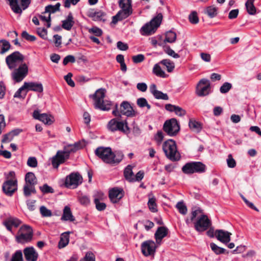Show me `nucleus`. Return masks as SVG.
Here are the masks:
<instances>
[{
	"label": "nucleus",
	"instance_id": "obj_1",
	"mask_svg": "<svg viewBox=\"0 0 261 261\" xmlns=\"http://www.w3.org/2000/svg\"><path fill=\"white\" fill-rule=\"evenodd\" d=\"M95 154L107 164L119 163L123 158L121 151L114 153L110 147H99L95 150Z\"/></svg>",
	"mask_w": 261,
	"mask_h": 261
},
{
	"label": "nucleus",
	"instance_id": "obj_2",
	"mask_svg": "<svg viewBox=\"0 0 261 261\" xmlns=\"http://www.w3.org/2000/svg\"><path fill=\"white\" fill-rule=\"evenodd\" d=\"M106 95V90L103 88H100L97 90L95 93L90 95V97L94 101L95 108L102 111H109L111 109V102L108 100H104Z\"/></svg>",
	"mask_w": 261,
	"mask_h": 261
},
{
	"label": "nucleus",
	"instance_id": "obj_3",
	"mask_svg": "<svg viewBox=\"0 0 261 261\" xmlns=\"http://www.w3.org/2000/svg\"><path fill=\"white\" fill-rule=\"evenodd\" d=\"M163 150L166 156L171 161H178L180 159V155L174 140L168 139L165 141L163 144Z\"/></svg>",
	"mask_w": 261,
	"mask_h": 261
},
{
	"label": "nucleus",
	"instance_id": "obj_4",
	"mask_svg": "<svg viewBox=\"0 0 261 261\" xmlns=\"http://www.w3.org/2000/svg\"><path fill=\"white\" fill-rule=\"evenodd\" d=\"M119 117L111 119L108 123V129L112 132L120 131L124 134L128 135L130 133V128L126 119L119 120Z\"/></svg>",
	"mask_w": 261,
	"mask_h": 261
},
{
	"label": "nucleus",
	"instance_id": "obj_5",
	"mask_svg": "<svg viewBox=\"0 0 261 261\" xmlns=\"http://www.w3.org/2000/svg\"><path fill=\"white\" fill-rule=\"evenodd\" d=\"M206 167L201 162H190L186 163L181 168L182 172L187 175L194 173H202L206 171Z\"/></svg>",
	"mask_w": 261,
	"mask_h": 261
},
{
	"label": "nucleus",
	"instance_id": "obj_6",
	"mask_svg": "<svg viewBox=\"0 0 261 261\" xmlns=\"http://www.w3.org/2000/svg\"><path fill=\"white\" fill-rule=\"evenodd\" d=\"M163 18L161 13L159 14L156 17L153 18L149 22L146 23L140 30L142 35H150L153 34L161 23Z\"/></svg>",
	"mask_w": 261,
	"mask_h": 261
},
{
	"label": "nucleus",
	"instance_id": "obj_7",
	"mask_svg": "<svg viewBox=\"0 0 261 261\" xmlns=\"http://www.w3.org/2000/svg\"><path fill=\"white\" fill-rule=\"evenodd\" d=\"M112 114L115 116L118 117H121V115H125L127 117H134L136 115V113L133 107L126 101H123L121 103L119 110L117 109V105H116V109L113 111Z\"/></svg>",
	"mask_w": 261,
	"mask_h": 261
},
{
	"label": "nucleus",
	"instance_id": "obj_8",
	"mask_svg": "<svg viewBox=\"0 0 261 261\" xmlns=\"http://www.w3.org/2000/svg\"><path fill=\"white\" fill-rule=\"evenodd\" d=\"M163 130L170 137L176 136L180 130V125L175 118L166 120L163 126Z\"/></svg>",
	"mask_w": 261,
	"mask_h": 261
},
{
	"label": "nucleus",
	"instance_id": "obj_9",
	"mask_svg": "<svg viewBox=\"0 0 261 261\" xmlns=\"http://www.w3.org/2000/svg\"><path fill=\"white\" fill-rule=\"evenodd\" d=\"M211 88L209 81L206 79H202L197 85L195 92L198 96H205L210 93Z\"/></svg>",
	"mask_w": 261,
	"mask_h": 261
},
{
	"label": "nucleus",
	"instance_id": "obj_10",
	"mask_svg": "<svg viewBox=\"0 0 261 261\" xmlns=\"http://www.w3.org/2000/svg\"><path fill=\"white\" fill-rule=\"evenodd\" d=\"M83 178L79 173H71L67 176L65 181V186L68 188L75 189L82 184Z\"/></svg>",
	"mask_w": 261,
	"mask_h": 261
},
{
	"label": "nucleus",
	"instance_id": "obj_11",
	"mask_svg": "<svg viewBox=\"0 0 261 261\" xmlns=\"http://www.w3.org/2000/svg\"><path fill=\"white\" fill-rule=\"evenodd\" d=\"M28 73V67L25 63L20 65L12 73V77L17 83L21 82Z\"/></svg>",
	"mask_w": 261,
	"mask_h": 261
},
{
	"label": "nucleus",
	"instance_id": "obj_12",
	"mask_svg": "<svg viewBox=\"0 0 261 261\" xmlns=\"http://www.w3.org/2000/svg\"><path fill=\"white\" fill-rule=\"evenodd\" d=\"M211 225V221L205 215L202 214L195 223V228L199 232L206 230Z\"/></svg>",
	"mask_w": 261,
	"mask_h": 261
},
{
	"label": "nucleus",
	"instance_id": "obj_13",
	"mask_svg": "<svg viewBox=\"0 0 261 261\" xmlns=\"http://www.w3.org/2000/svg\"><path fill=\"white\" fill-rule=\"evenodd\" d=\"M2 189L6 195L11 196L17 189V179H7L3 183Z\"/></svg>",
	"mask_w": 261,
	"mask_h": 261
},
{
	"label": "nucleus",
	"instance_id": "obj_14",
	"mask_svg": "<svg viewBox=\"0 0 261 261\" xmlns=\"http://www.w3.org/2000/svg\"><path fill=\"white\" fill-rule=\"evenodd\" d=\"M141 251L145 256L153 255L156 250V245L154 241L147 240L141 244Z\"/></svg>",
	"mask_w": 261,
	"mask_h": 261
},
{
	"label": "nucleus",
	"instance_id": "obj_15",
	"mask_svg": "<svg viewBox=\"0 0 261 261\" xmlns=\"http://www.w3.org/2000/svg\"><path fill=\"white\" fill-rule=\"evenodd\" d=\"M24 56L19 51H16L7 56L6 58V62L10 69H12L14 66L12 64L17 61L22 62Z\"/></svg>",
	"mask_w": 261,
	"mask_h": 261
},
{
	"label": "nucleus",
	"instance_id": "obj_16",
	"mask_svg": "<svg viewBox=\"0 0 261 261\" xmlns=\"http://www.w3.org/2000/svg\"><path fill=\"white\" fill-rule=\"evenodd\" d=\"M82 147V143L77 142L72 144H68L65 146L63 149L61 150V152L66 159H69L71 153H74Z\"/></svg>",
	"mask_w": 261,
	"mask_h": 261
},
{
	"label": "nucleus",
	"instance_id": "obj_17",
	"mask_svg": "<svg viewBox=\"0 0 261 261\" xmlns=\"http://www.w3.org/2000/svg\"><path fill=\"white\" fill-rule=\"evenodd\" d=\"M122 188H114L109 191V197L113 203H117L124 196Z\"/></svg>",
	"mask_w": 261,
	"mask_h": 261
},
{
	"label": "nucleus",
	"instance_id": "obj_18",
	"mask_svg": "<svg viewBox=\"0 0 261 261\" xmlns=\"http://www.w3.org/2000/svg\"><path fill=\"white\" fill-rule=\"evenodd\" d=\"M231 236V233L223 229H217L215 231V236L217 239L225 244L230 242Z\"/></svg>",
	"mask_w": 261,
	"mask_h": 261
},
{
	"label": "nucleus",
	"instance_id": "obj_19",
	"mask_svg": "<svg viewBox=\"0 0 261 261\" xmlns=\"http://www.w3.org/2000/svg\"><path fill=\"white\" fill-rule=\"evenodd\" d=\"M23 252L27 261L37 260L39 255L33 247H26L23 249Z\"/></svg>",
	"mask_w": 261,
	"mask_h": 261
},
{
	"label": "nucleus",
	"instance_id": "obj_20",
	"mask_svg": "<svg viewBox=\"0 0 261 261\" xmlns=\"http://www.w3.org/2000/svg\"><path fill=\"white\" fill-rule=\"evenodd\" d=\"M133 12L128 9L120 10L112 17V23L116 24L118 21H122L129 16Z\"/></svg>",
	"mask_w": 261,
	"mask_h": 261
},
{
	"label": "nucleus",
	"instance_id": "obj_21",
	"mask_svg": "<svg viewBox=\"0 0 261 261\" xmlns=\"http://www.w3.org/2000/svg\"><path fill=\"white\" fill-rule=\"evenodd\" d=\"M67 160L60 150L57 151L56 155L51 158V165L54 168L58 169L60 165L64 163Z\"/></svg>",
	"mask_w": 261,
	"mask_h": 261
},
{
	"label": "nucleus",
	"instance_id": "obj_22",
	"mask_svg": "<svg viewBox=\"0 0 261 261\" xmlns=\"http://www.w3.org/2000/svg\"><path fill=\"white\" fill-rule=\"evenodd\" d=\"M3 224L6 226L7 230L12 232V226L17 227L21 223V221L17 218L10 217L6 219L4 222Z\"/></svg>",
	"mask_w": 261,
	"mask_h": 261
},
{
	"label": "nucleus",
	"instance_id": "obj_23",
	"mask_svg": "<svg viewBox=\"0 0 261 261\" xmlns=\"http://www.w3.org/2000/svg\"><path fill=\"white\" fill-rule=\"evenodd\" d=\"M24 227L26 228L29 229V230L27 233H22L16 237V239L17 242L20 243H24L25 242H29L32 238L33 232L31 227L27 225H24Z\"/></svg>",
	"mask_w": 261,
	"mask_h": 261
},
{
	"label": "nucleus",
	"instance_id": "obj_24",
	"mask_svg": "<svg viewBox=\"0 0 261 261\" xmlns=\"http://www.w3.org/2000/svg\"><path fill=\"white\" fill-rule=\"evenodd\" d=\"M62 27L64 29L70 31L74 25L75 22L71 12H69L66 19L62 21Z\"/></svg>",
	"mask_w": 261,
	"mask_h": 261
},
{
	"label": "nucleus",
	"instance_id": "obj_25",
	"mask_svg": "<svg viewBox=\"0 0 261 261\" xmlns=\"http://www.w3.org/2000/svg\"><path fill=\"white\" fill-rule=\"evenodd\" d=\"M88 16L92 19L93 21H106V14L102 11H91L89 12Z\"/></svg>",
	"mask_w": 261,
	"mask_h": 261
},
{
	"label": "nucleus",
	"instance_id": "obj_26",
	"mask_svg": "<svg viewBox=\"0 0 261 261\" xmlns=\"http://www.w3.org/2000/svg\"><path fill=\"white\" fill-rule=\"evenodd\" d=\"M165 109L171 112H175L176 115L180 117L184 116L186 114V111L182 108L170 103L165 105Z\"/></svg>",
	"mask_w": 261,
	"mask_h": 261
},
{
	"label": "nucleus",
	"instance_id": "obj_27",
	"mask_svg": "<svg viewBox=\"0 0 261 261\" xmlns=\"http://www.w3.org/2000/svg\"><path fill=\"white\" fill-rule=\"evenodd\" d=\"M24 85L26 89L33 91L41 93L43 91V87L41 83L35 82H24Z\"/></svg>",
	"mask_w": 261,
	"mask_h": 261
},
{
	"label": "nucleus",
	"instance_id": "obj_28",
	"mask_svg": "<svg viewBox=\"0 0 261 261\" xmlns=\"http://www.w3.org/2000/svg\"><path fill=\"white\" fill-rule=\"evenodd\" d=\"M168 232V229L167 227L164 226L159 227L154 234L156 243L160 244L162 240L167 235Z\"/></svg>",
	"mask_w": 261,
	"mask_h": 261
},
{
	"label": "nucleus",
	"instance_id": "obj_29",
	"mask_svg": "<svg viewBox=\"0 0 261 261\" xmlns=\"http://www.w3.org/2000/svg\"><path fill=\"white\" fill-rule=\"evenodd\" d=\"M61 220L63 221H69L71 222H73L75 220L74 217L71 213V209L68 206H65L64 207Z\"/></svg>",
	"mask_w": 261,
	"mask_h": 261
},
{
	"label": "nucleus",
	"instance_id": "obj_30",
	"mask_svg": "<svg viewBox=\"0 0 261 261\" xmlns=\"http://www.w3.org/2000/svg\"><path fill=\"white\" fill-rule=\"evenodd\" d=\"M11 8L12 10L16 14H21L22 10L18 5V0H6Z\"/></svg>",
	"mask_w": 261,
	"mask_h": 261
},
{
	"label": "nucleus",
	"instance_id": "obj_31",
	"mask_svg": "<svg viewBox=\"0 0 261 261\" xmlns=\"http://www.w3.org/2000/svg\"><path fill=\"white\" fill-rule=\"evenodd\" d=\"M124 175L125 179L129 181H134V173L132 171V167L128 165L124 169Z\"/></svg>",
	"mask_w": 261,
	"mask_h": 261
},
{
	"label": "nucleus",
	"instance_id": "obj_32",
	"mask_svg": "<svg viewBox=\"0 0 261 261\" xmlns=\"http://www.w3.org/2000/svg\"><path fill=\"white\" fill-rule=\"evenodd\" d=\"M189 126L191 129L196 132H199L202 129L201 123L193 119L190 120Z\"/></svg>",
	"mask_w": 261,
	"mask_h": 261
},
{
	"label": "nucleus",
	"instance_id": "obj_33",
	"mask_svg": "<svg viewBox=\"0 0 261 261\" xmlns=\"http://www.w3.org/2000/svg\"><path fill=\"white\" fill-rule=\"evenodd\" d=\"M160 63L155 64L153 68V73L158 76L165 78L167 76V75L165 72L161 69V67L159 65Z\"/></svg>",
	"mask_w": 261,
	"mask_h": 261
},
{
	"label": "nucleus",
	"instance_id": "obj_34",
	"mask_svg": "<svg viewBox=\"0 0 261 261\" xmlns=\"http://www.w3.org/2000/svg\"><path fill=\"white\" fill-rule=\"evenodd\" d=\"M32 193L36 194L35 186L25 184L23 186V194L25 197L30 196Z\"/></svg>",
	"mask_w": 261,
	"mask_h": 261
},
{
	"label": "nucleus",
	"instance_id": "obj_35",
	"mask_svg": "<svg viewBox=\"0 0 261 261\" xmlns=\"http://www.w3.org/2000/svg\"><path fill=\"white\" fill-rule=\"evenodd\" d=\"M25 184L35 186L37 181L34 173L31 172L27 173L25 176Z\"/></svg>",
	"mask_w": 261,
	"mask_h": 261
},
{
	"label": "nucleus",
	"instance_id": "obj_36",
	"mask_svg": "<svg viewBox=\"0 0 261 261\" xmlns=\"http://www.w3.org/2000/svg\"><path fill=\"white\" fill-rule=\"evenodd\" d=\"M69 234L68 233H63L60 238V240L58 243V247L63 248L68 245L69 243Z\"/></svg>",
	"mask_w": 261,
	"mask_h": 261
},
{
	"label": "nucleus",
	"instance_id": "obj_37",
	"mask_svg": "<svg viewBox=\"0 0 261 261\" xmlns=\"http://www.w3.org/2000/svg\"><path fill=\"white\" fill-rule=\"evenodd\" d=\"M254 0H247L245 3L247 12L250 15H254L256 13V8L254 5Z\"/></svg>",
	"mask_w": 261,
	"mask_h": 261
},
{
	"label": "nucleus",
	"instance_id": "obj_38",
	"mask_svg": "<svg viewBox=\"0 0 261 261\" xmlns=\"http://www.w3.org/2000/svg\"><path fill=\"white\" fill-rule=\"evenodd\" d=\"M159 63L166 66L168 72H172L175 67L174 63L169 59L162 60Z\"/></svg>",
	"mask_w": 261,
	"mask_h": 261
},
{
	"label": "nucleus",
	"instance_id": "obj_39",
	"mask_svg": "<svg viewBox=\"0 0 261 261\" xmlns=\"http://www.w3.org/2000/svg\"><path fill=\"white\" fill-rule=\"evenodd\" d=\"M131 3V0H120L119 2V6L121 10L128 9L133 12Z\"/></svg>",
	"mask_w": 261,
	"mask_h": 261
},
{
	"label": "nucleus",
	"instance_id": "obj_40",
	"mask_svg": "<svg viewBox=\"0 0 261 261\" xmlns=\"http://www.w3.org/2000/svg\"><path fill=\"white\" fill-rule=\"evenodd\" d=\"M210 245L212 251L217 255L224 254L226 251L225 249L218 246L214 243H211Z\"/></svg>",
	"mask_w": 261,
	"mask_h": 261
},
{
	"label": "nucleus",
	"instance_id": "obj_41",
	"mask_svg": "<svg viewBox=\"0 0 261 261\" xmlns=\"http://www.w3.org/2000/svg\"><path fill=\"white\" fill-rule=\"evenodd\" d=\"M205 13L210 17H215L218 13V8L214 6H210L206 8Z\"/></svg>",
	"mask_w": 261,
	"mask_h": 261
},
{
	"label": "nucleus",
	"instance_id": "obj_42",
	"mask_svg": "<svg viewBox=\"0 0 261 261\" xmlns=\"http://www.w3.org/2000/svg\"><path fill=\"white\" fill-rule=\"evenodd\" d=\"M10 43L5 40L0 41V53L3 54L8 51L10 48Z\"/></svg>",
	"mask_w": 261,
	"mask_h": 261
},
{
	"label": "nucleus",
	"instance_id": "obj_43",
	"mask_svg": "<svg viewBox=\"0 0 261 261\" xmlns=\"http://www.w3.org/2000/svg\"><path fill=\"white\" fill-rule=\"evenodd\" d=\"M60 6L61 4L59 3H57L54 6L51 5H48L45 7V12L54 13L56 11H59Z\"/></svg>",
	"mask_w": 261,
	"mask_h": 261
},
{
	"label": "nucleus",
	"instance_id": "obj_44",
	"mask_svg": "<svg viewBox=\"0 0 261 261\" xmlns=\"http://www.w3.org/2000/svg\"><path fill=\"white\" fill-rule=\"evenodd\" d=\"M176 39V34L172 31L168 32L166 34L165 42L173 43L175 41Z\"/></svg>",
	"mask_w": 261,
	"mask_h": 261
},
{
	"label": "nucleus",
	"instance_id": "obj_45",
	"mask_svg": "<svg viewBox=\"0 0 261 261\" xmlns=\"http://www.w3.org/2000/svg\"><path fill=\"white\" fill-rule=\"evenodd\" d=\"M25 86V85H23L22 86L19 88L15 93L14 97L24 98L27 94V91H25V92H23V91L26 89Z\"/></svg>",
	"mask_w": 261,
	"mask_h": 261
},
{
	"label": "nucleus",
	"instance_id": "obj_46",
	"mask_svg": "<svg viewBox=\"0 0 261 261\" xmlns=\"http://www.w3.org/2000/svg\"><path fill=\"white\" fill-rule=\"evenodd\" d=\"M148 206L151 212L155 213L158 211L157 206L155 203V199L154 198H149L148 202Z\"/></svg>",
	"mask_w": 261,
	"mask_h": 261
},
{
	"label": "nucleus",
	"instance_id": "obj_47",
	"mask_svg": "<svg viewBox=\"0 0 261 261\" xmlns=\"http://www.w3.org/2000/svg\"><path fill=\"white\" fill-rule=\"evenodd\" d=\"M176 207L178 209L179 212L182 215H185L187 213V208L185 204L182 201L177 202Z\"/></svg>",
	"mask_w": 261,
	"mask_h": 261
},
{
	"label": "nucleus",
	"instance_id": "obj_48",
	"mask_svg": "<svg viewBox=\"0 0 261 261\" xmlns=\"http://www.w3.org/2000/svg\"><path fill=\"white\" fill-rule=\"evenodd\" d=\"M189 21L192 24H197L199 22V18L198 17L197 13L193 11L189 15Z\"/></svg>",
	"mask_w": 261,
	"mask_h": 261
},
{
	"label": "nucleus",
	"instance_id": "obj_49",
	"mask_svg": "<svg viewBox=\"0 0 261 261\" xmlns=\"http://www.w3.org/2000/svg\"><path fill=\"white\" fill-rule=\"evenodd\" d=\"M94 202L95 204L96 209L98 211H104L106 208V204L103 202H100L98 198L95 197L94 199Z\"/></svg>",
	"mask_w": 261,
	"mask_h": 261
},
{
	"label": "nucleus",
	"instance_id": "obj_50",
	"mask_svg": "<svg viewBox=\"0 0 261 261\" xmlns=\"http://www.w3.org/2000/svg\"><path fill=\"white\" fill-rule=\"evenodd\" d=\"M10 261H23L22 251L20 250H17L12 255Z\"/></svg>",
	"mask_w": 261,
	"mask_h": 261
},
{
	"label": "nucleus",
	"instance_id": "obj_51",
	"mask_svg": "<svg viewBox=\"0 0 261 261\" xmlns=\"http://www.w3.org/2000/svg\"><path fill=\"white\" fill-rule=\"evenodd\" d=\"M138 106L140 108H144L146 107L149 110L151 108V106L147 102V100L145 98H139L137 100Z\"/></svg>",
	"mask_w": 261,
	"mask_h": 261
},
{
	"label": "nucleus",
	"instance_id": "obj_52",
	"mask_svg": "<svg viewBox=\"0 0 261 261\" xmlns=\"http://www.w3.org/2000/svg\"><path fill=\"white\" fill-rule=\"evenodd\" d=\"M50 116H49L45 113L41 114L39 118V120L43 122L44 124H51L53 123V121L51 120Z\"/></svg>",
	"mask_w": 261,
	"mask_h": 261
},
{
	"label": "nucleus",
	"instance_id": "obj_53",
	"mask_svg": "<svg viewBox=\"0 0 261 261\" xmlns=\"http://www.w3.org/2000/svg\"><path fill=\"white\" fill-rule=\"evenodd\" d=\"M153 95L156 99H158L168 100L169 99V97L166 93H163L162 92L159 90L155 92V93H153Z\"/></svg>",
	"mask_w": 261,
	"mask_h": 261
},
{
	"label": "nucleus",
	"instance_id": "obj_54",
	"mask_svg": "<svg viewBox=\"0 0 261 261\" xmlns=\"http://www.w3.org/2000/svg\"><path fill=\"white\" fill-rule=\"evenodd\" d=\"M40 212L42 216L44 217H50L52 215L51 211L47 209L45 206H41L40 207Z\"/></svg>",
	"mask_w": 261,
	"mask_h": 261
},
{
	"label": "nucleus",
	"instance_id": "obj_55",
	"mask_svg": "<svg viewBox=\"0 0 261 261\" xmlns=\"http://www.w3.org/2000/svg\"><path fill=\"white\" fill-rule=\"evenodd\" d=\"M27 165L32 168H36L38 166L37 159L34 156L29 157L27 161Z\"/></svg>",
	"mask_w": 261,
	"mask_h": 261
},
{
	"label": "nucleus",
	"instance_id": "obj_56",
	"mask_svg": "<svg viewBox=\"0 0 261 261\" xmlns=\"http://www.w3.org/2000/svg\"><path fill=\"white\" fill-rule=\"evenodd\" d=\"M40 189L41 192L44 194L53 193L54 190L51 187L49 186L47 184H44L42 186L40 187Z\"/></svg>",
	"mask_w": 261,
	"mask_h": 261
},
{
	"label": "nucleus",
	"instance_id": "obj_57",
	"mask_svg": "<svg viewBox=\"0 0 261 261\" xmlns=\"http://www.w3.org/2000/svg\"><path fill=\"white\" fill-rule=\"evenodd\" d=\"M232 85L228 82L224 83L220 87V91L222 93H227L231 88Z\"/></svg>",
	"mask_w": 261,
	"mask_h": 261
},
{
	"label": "nucleus",
	"instance_id": "obj_58",
	"mask_svg": "<svg viewBox=\"0 0 261 261\" xmlns=\"http://www.w3.org/2000/svg\"><path fill=\"white\" fill-rule=\"evenodd\" d=\"M154 138L158 144L160 145L164 138V134L161 130H159L154 135Z\"/></svg>",
	"mask_w": 261,
	"mask_h": 261
},
{
	"label": "nucleus",
	"instance_id": "obj_59",
	"mask_svg": "<svg viewBox=\"0 0 261 261\" xmlns=\"http://www.w3.org/2000/svg\"><path fill=\"white\" fill-rule=\"evenodd\" d=\"M80 261H95V255L92 252H88Z\"/></svg>",
	"mask_w": 261,
	"mask_h": 261
},
{
	"label": "nucleus",
	"instance_id": "obj_60",
	"mask_svg": "<svg viewBox=\"0 0 261 261\" xmlns=\"http://www.w3.org/2000/svg\"><path fill=\"white\" fill-rule=\"evenodd\" d=\"M79 202L81 204L87 205L90 203V199L88 196L84 195H81L78 198Z\"/></svg>",
	"mask_w": 261,
	"mask_h": 261
},
{
	"label": "nucleus",
	"instance_id": "obj_61",
	"mask_svg": "<svg viewBox=\"0 0 261 261\" xmlns=\"http://www.w3.org/2000/svg\"><path fill=\"white\" fill-rule=\"evenodd\" d=\"M21 36L25 40L29 41H34L36 39V38L35 36L29 34L28 33L25 31H24L22 32Z\"/></svg>",
	"mask_w": 261,
	"mask_h": 261
},
{
	"label": "nucleus",
	"instance_id": "obj_62",
	"mask_svg": "<svg viewBox=\"0 0 261 261\" xmlns=\"http://www.w3.org/2000/svg\"><path fill=\"white\" fill-rule=\"evenodd\" d=\"M37 33L42 39H46L47 31L45 28H38L37 29Z\"/></svg>",
	"mask_w": 261,
	"mask_h": 261
},
{
	"label": "nucleus",
	"instance_id": "obj_63",
	"mask_svg": "<svg viewBox=\"0 0 261 261\" xmlns=\"http://www.w3.org/2000/svg\"><path fill=\"white\" fill-rule=\"evenodd\" d=\"M89 32L90 33H93L95 36H98V37L101 36L102 34V30L100 29H99L96 27H93V28L90 29L89 30Z\"/></svg>",
	"mask_w": 261,
	"mask_h": 261
},
{
	"label": "nucleus",
	"instance_id": "obj_64",
	"mask_svg": "<svg viewBox=\"0 0 261 261\" xmlns=\"http://www.w3.org/2000/svg\"><path fill=\"white\" fill-rule=\"evenodd\" d=\"M72 76V74L69 72L64 76V79L68 85L72 87H74L75 86V83L73 82V81L71 79Z\"/></svg>",
	"mask_w": 261,
	"mask_h": 261
}]
</instances>
